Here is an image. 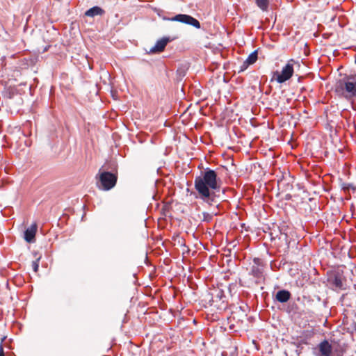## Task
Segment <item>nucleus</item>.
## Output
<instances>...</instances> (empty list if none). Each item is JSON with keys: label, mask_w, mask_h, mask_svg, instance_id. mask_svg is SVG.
<instances>
[{"label": "nucleus", "mask_w": 356, "mask_h": 356, "mask_svg": "<svg viewBox=\"0 0 356 356\" xmlns=\"http://www.w3.org/2000/svg\"><path fill=\"white\" fill-rule=\"evenodd\" d=\"M194 187L197 193V197L210 203L214 200L216 192L220 189L221 179L215 170L206 168L195 177Z\"/></svg>", "instance_id": "f257e3e1"}, {"label": "nucleus", "mask_w": 356, "mask_h": 356, "mask_svg": "<svg viewBox=\"0 0 356 356\" xmlns=\"http://www.w3.org/2000/svg\"><path fill=\"white\" fill-rule=\"evenodd\" d=\"M334 92L339 96L350 99L356 96V74L345 76L334 84Z\"/></svg>", "instance_id": "f03ea898"}, {"label": "nucleus", "mask_w": 356, "mask_h": 356, "mask_svg": "<svg viewBox=\"0 0 356 356\" xmlns=\"http://www.w3.org/2000/svg\"><path fill=\"white\" fill-rule=\"evenodd\" d=\"M97 179H98L97 184L99 189L109 191L115 186L118 177L112 172L99 170Z\"/></svg>", "instance_id": "7ed1b4c3"}, {"label": "nucleus", "mask_w": 356, "mask_h": 356, "mask_svg": "<svg viewBox=\"0 0 356 356\" xmlns=\"http://www.w3.org/2000/svg\"><path fill=\"white\" fill-rule=\"evenodd\" d=\"M296 61L291 59L288 61L286 65L282 68L281 72H275L273 78L279 83H282L289 80L293 74V65Z\"/></svg>", "instance_id": "20e7f679"}, {"label": "nucleus", "mask_w": 356, "mask_h": 356, "mask_svg": "<svg viewBox=\"0 0 356 356\" xmlns=\"http://www.w3.org/2000/svg\"><path fill=\"white\" fill-rule=\"evenodd\" d=\"M169 20L176 21L184 24H189L197 29H200L201 26L200 23L197 19H196L195 18L193 17L191 15L186 14H178L175 17L170 18Z\"/></svg>", "instance_id": "39448f33"}, {"label": "nucleus", "mask_w": 356, "mask_h": 356, "mask_svg": "<svg viewBox=\"0 0 356 356\" xmlns=\"http://www.w3.org/2000/svg\"><path fill=\"white\" fill-rule=\"evenodd\" d=\"M211 305H214L218 308H222L225 307V296L224 291L220 289H215L211 293Z\"/></svg>", "instance_id": "423d86ee"}, {"label": "nucleus", "mask_w": 356, "mask_h": 356, "mask_svg": "<svg viewBox=\"0 0 356 356\" xmlns=\"http://www.w3.org/2000/svg\"><path fill=\"white\" fill-rule=\"evenodd\" d=\"M38 225L35 222L33 223L24 232V239L28 243L34 241L35 236L37 232Z\"/></svg>", "instance_id": "0eeeda50"}, {"label": "nucleus", "mask_w": 356, "mask_h": 356, "mask_svg": "<svg viewBox=\"0 0 356 356\" xmlns=\"http://www.w3.org/2000/svg\"><path fill=\"white\" fill-rule=\"evenodd\" d=\"M170 41L168 38H163L159 40L155 45L151 48L150 53L161 52L163 51L168 42Z\"/></svg>", "instance_id": "6e6552de"}, {"label": "nucleus", "mask_w": 356, "mask_h": 356, "mask_svg": "<svg viewBox=\"0 0 356 356\" xmlns=\"http://www.w3.org/2000/svg\"><path fill=\"white\" fill-rule=\"evenodd\" d=\"M319 351L321 355L318 356H330L332 353V346L326 340L319 344Z\"/></svg>", "instance_id": "1a4fd4ad"}, {"label": "nucleus", "mask_w": 356, "mask_h": 356, "mask_svg": "<svg viewBox=\"0 0 356 356\" xmlns=\"http://www.w3.org/2000/svg\"><path fill=\"white\" fill-rule=\"evenodd\" d=\"M291 293L287 290H280L277 292L275 299L281 303L286 302L291 298Z\"/></svg>", "instance_id": "9d476101"}, {"label": "nucleus", "mask_w": 356, "mask_h": 356, "mask_svg": "<svg viewBox=\"0 0 356 356\" xmlns=\"http://www.w3.org/2000/svg\"><path fill=\"white\" fill-rule=\"evenodd\" d=\"M104 13V11L100 7L94 6L88 9L86 12L85 15L88 17H95L97 15H102Z\"/></svg>", "instance_id": "9b49d317"}, {"label": "nucleus", "mask_w": 356, "mask_h": 356, "mask_svg": "<svg viewBox=\"0 0 356 356\" xmlns=\"http://www.w3.org/2000/svg\"><path fill=\"white\" fill-rule=\"evenodd\" d=\"M263 273L262 268L258 265H253L251 267L250 274L253 275L254 277L259 278L261 277Z\"/></svg>", "instance_id": "f8f14e48"}, {"label": "nucleus", "mask_w": 356, "mask_h": 356, "mask_svg": "<svg viewBox=\"0 0 356 356\" xmlns=\"http://www.w3.org/2000/svg\"><path fill=\"white\" fill-rule=\"evenodd\" d=\"M257 51H254L252 52L248 56L247 59L245 60V65H252V64L254 63L257 61Z\"/></svg>", "instance_id": "ddd939ff"}, {"label": "nucleus", "mask_w": 356, "mask_h": 356, "mask_svg": "<svg viewBox=\"0 0 356 356\" xmlns=\"http://www.w3.org/2000/svg\"><path fill=\"white\" fill-rule=\"evenodd\" d=\"M257 6L263 11H266L269 5V0H255Z\"/></svg>", "instance_id": "4468645a"}, {"label": "nucleus", "mask_w": 356, "mask_h": 356, "mask_svg": "<svg viewBox=\"0 0 356 356\" xmlns=\"http://www.w3.org/2000/svg\"><path fill=\"white\" fill-rule=\"evenodd\" d=\"M202 216H203L202 220L204 222H211L212 220L213 216V214L207 213V212H203Z\"/></svg>", "instance_id": "2eb2a0df"}, {"label": "nucleus", "mask_w": 356, "mask_h": 356, "mask_svg": "<svg viewBox=\"0 0 356 356\" xmlns=\"http://www.w3.org/2000/svg\"><path fill=\"white\" fill-rule=\"evenodd\" d=\"M39 260H40V258L37 259L35 261H33L32 264H31L32 268L34 270V272H35V273L38 272V268H39Z\"/></svg>", "instance_id": "dca6fc26"}, {"label": "nucleus", "mask_w": 356, "mask_h": 356, "mask_svg": "<svg viewBox=\"0 0 356 356\" xmlns=\"http://www.w3.org/2000/svg\"><path fill=\"white\" fill-rule=\"evenodd\" d=\"M0 356H5L4 352H3V348L2 345V341L0 343Z\"/></svg>", "instance_id": "f3484780"}, {"label": "nucleus", "mask_w": 356, "mask_h": 356, "mask_svg": "<svg viewBox=\"0 0 356 356\" xmlns=\"http://www.w3.org/2000/svg\"><path fill=\"white\" fill-rule=\"evenodd\" d=\"M248 67V65H245V61H244V62H243V65H241V71H243V70H245Z\"/></svg>", "instance_id": "a211bd4d"}, {"label": "nucleus", "mask_w": 356, "mask_h": 356, "mask_svg": "<svg viewBox=\"0 0 356 356\" xmlns=\"http://www.w3.org/2000/svg\"><path fill=\"white\" fill-rule=\"evenodd\" d=\"M354 329L356 330V322L354 323Z\"/></svg>", "instance_id": "6ab92c4d"}]
</instances>
